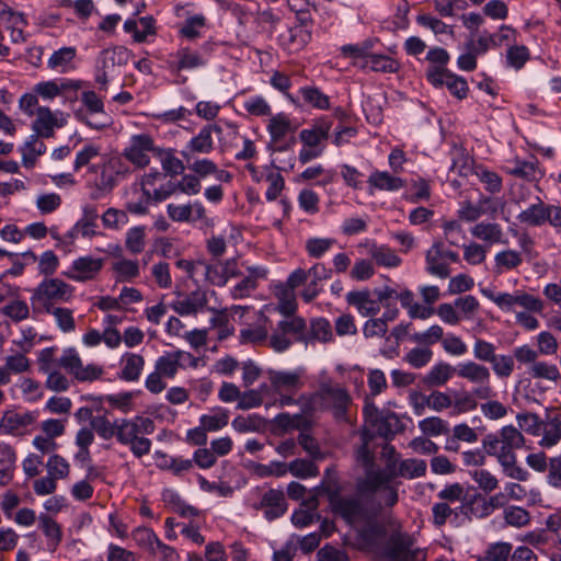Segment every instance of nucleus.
<instances>
[{
	"label": "nucleus",
	"mask_w": 561,
	"mask_h": 561,
	"mask_svg": "<svg viewBox=\"0 0 561 561\" xmlns=\"http://www.w3.org/2000/svg\"><path fill=\"white\" fill-rule=\"evenodd\" d=\"M548 217L549 213H547V206L539 199L537 204H533L527 209L523 210L517 216V219L522 224L537 227L545 224Z\"/></svg>",
	"instance_id": "4c0bfd02"
},
{
	"label": "nucleus",
	"mask_w": 561,
	"mask_h": 561,
	"mask_svg": "<svg viewBox=\"0 0 561 561\" xmlns=\"http://www.w3.org/2000/svg\"><path fill=\"white\" fill-rule=\"evenodd\" d=\"M45 312L54 316L57 327L59 328L60 331L69 333L76 330V321L71 309L56 307Z\"/></svg>",
	"instance_id": "864d4df0"
},
{
	"label": "nucleus",
	"mask_w": 561,
	"mask_h": 561,
	"mask_svg": "<svg viewBox=\"0 0 561 561\" xmlns=\"http://www.w3.org/2000/svg\"><path fill=\"white\" fill-rule=\"evenodd\" d=\"M56 346L45 347L39 351L37 356L38 370L48 374L53 370L64 368L66 373L71 375L79 382H92L102 377L104 369L96 364L83 365V362L75 347L64 350L58 358Z\"/></svg>",
	"instance_id": "f257e3e1"
},
{
	"label": "nucleus",
	"mask_w": 561,
	"mask_h": 561,
	"mask_svg": "<svg viewBox=\"0 0 561 561\" xmlns=\"http://www.w3.org/2000/svg\"><path fill=\"white\" fill-rule=\"evenodd\" d=\"M427 81L435 88L446 85L449 92L459 100L467 98L469 88L466 79L449 70L433 69L426 73Z\"/></svg>",
	"instance_id": "1a4fd4ad"
},
{
	"label": "nucleus",
	"mask_w": 561,
	"mask_h": 561,
	"mask_svg": "<svg viewBox=\"0 0 561 561\" xmlns=\"http://www.w3.org/2000/svg\"><path fill=\"white\" fill-rule=\"evenodd\" d=\"M183 357V351L167 353L156 360L154 369L167 378H173L182 366L181 360Z\"/></svg>",
	"instance_id": "473e14b6"
},
{
	"label": "nucleus",
	"mask_w": 561,
	"mask_h": 561,
	"mask_svg": "<svg viewBox=\"0 0 561 561\" xmlns=\"http://www.w3.org/2000/svg\"><path fill=\"white\" fill-rule=\"evenodd\" d=\"M35 421L31 412L18 413L15 411H5L0 419V432L7 435H15L21 430L27 427Z\"/></svg>",
	"instance_id": "6ab92c4d"
},
{
	"label": "nucleus",
	"mask_w": 561,
	"mask_h": 561,
	"mask_svg": "<svg viewBox=\"0 0 561 561\" xmlns=\"http://www.w3.org/2000/svg\"><path fill=\"white\" fill-rule=\"evenodd\" d=\"M374 436V433L369 430H363L360 433L362 445L356 450V461L363 467L364 471L375 468V455L369 449Z\"/></svg>",
	"instance_id": "e433bc0d"
},
{
	"label": "nucleus",
	"mask_w": 561,
	"mask_h": 561,
	"mask_svg": "<svg viewBox=\"0 0 561 561\" xmlns=\"http://www.w3.org/2000/svg\"><path fill=\"white\" fill-rule=\"evenodd\" d=\"M542 438L539 445L545 448L556 446L561 439V410L556 409L548 413L547 419L542 422Z\"/></svg>",
	"instance_id": "dca6fc26"
},
{
	"label": "nucleus",
	"mask_w": 561,
	"mask_h": 561,
	"mask_svg": "<svg viewBox=\"0 0 561 561\" xmlns=\"http://www.w3.org/2000/svg\"><path fill=\"white\" fill-rule=\"evenodd\" d=\"M288 471L299 479L316 477L319 473L318 467L311 460L301 458L290 461Z\"/></svg>",
	"instance_id": "6e6d98bb"
},
{
	"label": "nucleus",
	"mask_w": 561,
	"mask_h": 561,
	"mask_svg": "<svg viewBox=\"0 0 561 561\" xmlns=\"http://www.w3.org/2000/svg\"><path fill=\"white\" fill-rule=\"evenodd\" d=\"M300 94L304 101L319 110H328L330 107V99L320 89L316 87H302Z\"/></svg>",
	"instance_id": "8fccbe9b"
},
{
	"label": "nucleus",
	"mask_w": 561,
	"mask_h": 561,
	"mask_svg": "<svg viewBox=\"0 0 561 561\" xmlns=\"http://www.w3.org/2000/svg\"><path fill=\"white\" fill-rule=\"evenodd\" d=\"M330 508L332 513L340 516L347 524L353 525L367 516L366 508L358 495L340 496Z\"/></svg>",
	"instance_id": "6e6552de"
},
{
	"label": "nucleus",
	"mask_w": 561,
	"mask_h": 561,
	"mask_svg": "<svg viewBox=\"0 0 561 561\" xmlns=\"http://www.w3.org/2000/svg\"><path fill=\"white\" fill-rule=\"evenodd\" d=\"M527 374L535 379L558 381L561 378L558 367L546 362H537L527 368Z\"/></svg>",
	"instance_id": "a18cd8bd"
},
{
	"label": "nucleus",
	"mask_w": 561,
	"mask_h": 561,
	"mask_svg": "<svg viewBox=\"0 0 561 561\" xmlns=\"http://www.w3.org/2000/svg\"><path fill=\"white\" fill-rule=\"evenodd\" d=\"M442 242H434L425 255L426 271L439 278H447L450 270L447 263L443 262Z\"/></svg>",
	"instance_id": "a878e982"
},
{
	"label": "nucleus",
	"mask_w": 561,
	"mask_h": 561,
	"mask_svg": "<svg viewBox=\"0 0 561 561\" xmlns=\"http://www.w3.org/2000/svg\"><path fill=\"white\" fill-rule=\"evenodd\" d=\"M414 546V538L407 533H392L386 546V556L390 561H402L410 548Z\"/></svg>",
	"instance_id": "a211bd4d"
},
{
	"label": "nucleus",
	"mask_w": 561,
	"mask_h": 561,
	"mask_svg": "<svg viewBox=\"0 0 561 561\" xmlns=\"http://www.w3.org/2000/svg\"><path fill=\"white\" fill-rule=\"evenodd\" d=\"M157 157L161 160L162 169L170 175L182 174L185 167L181 159L174 156L172 149H157Z\"/></svg>",
	"instance_id": "c03bdc74"
},
{
	"label": "nucleus",
	"mask_w": 561,
	"mask_h": 561,
	"mask_svg": "<svg viewBox=\"0 0 561 561\" xmlns=\"http://www.w3.org/2000/svg\"><path fill=\"white\" fill-rule=\"evenodd\" d=\"M392 480V476L381 469H370L365 471V478L357 481L356 489L358 494H374L382 490Z\"/></svg>",
	"instance_id": "2eb2a0df"
},
{
	"label": "nucleus",
	"mask_w": 561,
	"mask_h": 561,
	"mask_svg": "<svg viewBox=\"0 0 561 561\" xmlns=\"http://www.w3.org/2000/svg\"><path fill=\"white\" fill-rule=\"evenodd\" d=\"M103 264L104 260L101 257L80 256L72 262L70 270L65 272L64 275L76 282H87L95 278Z\"/></svg>",
	"instance_id": "9b49d317"
},
{
	"label": "nucleus",
	"mask_w": 561,
	"mask_h": 561,
	"mask_svg": "<svg viewBox=\"0 0 561 561\" xmlns=\"http://www.w3.org/2000/svg\"><path fill=\"white\" fill-rule=\"evenodd\" d=\"M82 108L75 112V117L90 128L101 130L110 125L103 100L92 90L83 91L80 95Z\"/></svg>",
	"instance_id": "20e7f679"
},
{
	"label": "nucleus",
	"mask_w": 561,
	"mask_h": 561,
	"mask_svg": "<svg viewBox=\"0 0 561 561\" xmlns=\"http://www.w3.org/2000/svg\"><path fill=\"white\" fill-rule=\"evenodd\" d=\"M433 357V352L428 347H414L404 356V360L413 368L426 366Z\"/></svg>",
	"instance_id": "0e129e2a"
},
{
	"label": "nucleus",
	"mask_w": 561,
	"mask_h": 561,
	"mask_svg": "<svg viewBox=\"0 0 561 561\" xmlns=\"http://www.w3.org/2000/svg\"><path fill=\"white\" fill-rule=\"evenodd\" d=\"M346 301L350 305L355 306L364 317L375 316L380 310L378 301L371 299L370 291L368 289L350 291L346 295Z\"/></svg>",
	"instance_id": "393cba45"
},
{
	"label": "nucleus",
	"mask_w": 561,
	"mask_h": 561,
	"mask_svg": "<svg viewBox=\"0 0 561 561\" xmlns=\"http://www.w3.org/2000/svg\"><path fill=\"white\" fill-rule=\"evenodd\" d=\"M267 130L274 142L282 140L287 133L294 130L291 122L284 113H278L272 116L267 125Z\"/></svg>",
	"instance_id": "79ce46f5"
},
{
	"label": "nucleus",
	"mask_w": 561,
	"mask_h": 561,
	"mask_svg": "<svg viewBox=\"0 0 561 561\" xmlns=\"http://www.w3.org/2000/svg\"><path fill=\"white\" fill-rule=\"evenodd\" d=\"M376 434L385 439H392L396 434L404 430V425L394 412L383 413L373 425Z\"/></svg>",
	"instance_id": "b1692460"
},
{
	"label": "nucleus",
	"mask_w": 561,
	"mask_h": 561,
	"mask_svg": "<svg viewBox=\"0 0 561 561\" xmlns=\"http://www.w3.org/2000/svg\"><path fill=\"white\" fill-rule=\"evenodd\" d=\"M179 299L171 304V308L180 316L196 314L205 309L208 299L205 290L196 289L188 295L179 294Z\"/></svg>",
	"instance_id": "ddd939ff"
},
{
	"label": "nucleus",
	"mask_w": 561,
	"mask_h": 561,
	"mask_svg": "<svg viewBox=\"0 0 561 561\" xmlns=\"http://www.w3.org/2000/svg\"><path fill=\"white\" fill-rule=\"evenodd\" d=\"M228 411L222 408H218L214 415H202L199 417V423L206 432H216L224 428L228 424Z\"/></svg>",
	"instance_id": "bf43d9fd"
},
{
	"label": "nucleus",
	"mask_w": 561,
	"mask_h": 561,
	"mask_svg": "<svg viewBox=\"0 0 561 561\" xmlns=\"http://www.w3.org/2000/svg\"><path fill=\"white\" fill-rule=\"evenodd\" d=\"M125 247L131 254L141 253L146 247L145 227L136 226L126 232Z\"/></svg>",
	"instance_id": "de8ad7c7"
},
{
	"label": "nucleus",
	"mask_w": 561,
	"mask_h": 561,
	"mask_svg": "<svg viewBox=\"0 0 561 561\" xmlns=\"http://www.w3.org/2000/svg\"><path fill=\"white\" fill-rule=\"evenodd\" d=\"M8 14L9 19L12 22L11 28V41L12 43H23L25 42V35L24 32L19 25H25L26 20L22 13H14L10 8L7 5H3L2 11L0 12V15L3 16Z\"/></svg>",
	"instance_id": "4d7b16f0"
},
{
	"label": "nucleus",
	"mask_w": 561,
	"mask_h": 561,
	"mask_svg": "<svg viewBox=\"0 0 561 561\" xmlns=\"http://www.w3.org/2000/svg\"><path fill=\"white\" fill-rule=\"evenodd\" d=\"M133 539L137 542V545L151 553L154 550L156 545L160 540L156 533L148 527H138L133 534Z\"/></svg>",
	"instance_id": "052dcab7"
},
{
	"label": "nucleus",
	"mask_w": 561,
	"mask_h": 561,
	"mask_svg": "<svg viewBox=\"0 0 561 561\" xmlns=\"http://www.w3.org/2000/svg\"><path fill=\"white\" fill-rule=\"evenodd\" d=\"M426 469L427 466L425 460L410 458L401 460L391 476L392 479L397 477L405 479H415L425 476Z\"/></svg>",
	"instance_id": "2f4dec72"
},
{
	"label": "nucleus",
	"mask_w": 561,
	"mask_h": 561,
	"mask_svg": "<svg viewBox=\"0 0 561 561\" xmlns=\"http://www.w3.org/2000/svg\"><path fill=\"white\" fill-rule=\"evenodd\" d=\"M62 123H59L57 117L50 111L49 107L39 106L36 111V118L32 123V129L34 135L43 138H50L55 134L56 127H61Z\"/></svg>",
	"instance_id": "f3484780"
},
{
	"label": "nucleus",
	"mask_w": 561,
	"mask_h": 561,
	"mask_svg": "<svg viewBox=\"0 0 561 561\" xmlns=\"http://www.w3.org/2000/svg\"><path fill=\"white\" fill-rule=\"evenodd\" d=\"M157 147L148 134L134 135L130 144L124 150V157L137 168H145L150 163L149 153L157 156Z\"/></svg>",
	"instance_id": "423d86ee"
},
{
	"label": "nucleus",
	"mask_w": 561,
	"mask_h": 561,
	"mask_svg": "<svg viewBox=\"0 0 561 561\" xmlns=\"http://www.w3.org/2000/svg\"><path fill=\"white\" fill-rule=\"evenodd\" d=\"M456 374L458 377L476 385L473 388L474 394H477L480 400H489L495 397L496 393L490 383L491 373L488 367L470 360L460 363L456 367Z\"/></svg>",
	"instance_id": "39448f33"
},
{
	"label": "nucleus",
	"mask_w": 561,
	"mask_h": 561,
	"mask_svg": "<svg viewBox=\"0 0 561 561\" xmlns=\"http://www.w3.org/2000/svg\"><path fill=\"white\" fill-rule=\"evenodd\" d=\"M20 151L23 165L27 169H32L37 158L46 152V145L39 140V136L33 134L20 148Z\"/></svg>",
	"instance_id": "cd10ccee"
},
{
	"label": "nucleus",
	"mask_w": 561,
	"mask_h": 561,
	"mask_svg": "<svg viewBox=\"0 0 561 561\" xmlns=\"http://www.w3.org/2000/svg\"><path fill=\"white\" fill-rule=\"evenodd\" d=\"M213 134L221 135L222 128L218 124L203 126L182 151L183 158L190 163L194 154H208L214 150Z\"/></svg>",
	"instance_id": "0eeeda50"
},
{
	"label": "nucleus",
	"mask_w": 561,
	"mask_h": 561,
	"mask_svg": "<svg viewBox=\"0 0 561 561\" xmlns=\"http://www.w3.org/2000/svg\"><path fill=\"white\" fill-rule=\"evenodd\" d=\"M443 335V328L438 324H434L424 332H417L411 335V341L421 345H432L440 341Z\"/></svg>",
	"instance_id": "774afa93"
},
{
	"label": "nucleus",
	"mask_w": 561,
	"mask_h": 561,
	"mask_svg": "<svg viewBox=\"0 0 561 561\" xmlns=\"http://www.w3.org/2000/svg\"><path fill=\"white\" fill-rule=\"evenodd\" d=\"M367 67L376 72L394 73L399 70L400 65L387 55L375 54L367 59Z\"/></svg>",
	"instance_id": "09e8293b"
},
{
	"label": "nucleus",
	"mask_w": 561,
	"mask_h": 561,
	"mask_svg": "<svg viewBox=\"0 0 561 561\" xmlns=\"http://www.w3.org/2000/svg\"><path fill=\"white\" fill-rule=\"evenodd\" d=\"M261 506L265 508V517L268 520L280 517L287 510L286 499L282 490L271 489L264 493Z\"/></svg>",
	"instance_id": "412c9836"
},
{
	"label": "nucleus",
	"mask_w": 561,
	"mask_h": 561,
	"mask_svg": "<svg viewBox=\"0 0 561 561\" xmlns=\"http://www.w3.org/2000/svg\"><path fill=\"white\" fill-rule=\"evenodd\" d=\"M471 234L484 242L489 243H505L502 240L503 230L499 224L495 222H479L470 229Z\"/></svg>",
	"instance_id": "72a5a7b5"
},
{
	"label": "nucleus",
	"mask_w": 561,
	"mask_h": 561,
	"mask_svg": "<svg viewBox=\"0 0 561 561\" xmlns=\"http://www.w3.org/2000/svg\"><path fill=\"white\" fill-rule=\"evenodd\" d=\"M308 277H311V280L306 286V288L301 293V298L306 302H311L322 290L320 286V282L323 279H328L331 277V270L327 268L323 264L317 263L308 271Z\"/></svg>",
	"instance_id": "aec40b11"
},
{
	"label": "nucleus",
	"mask_w": 561,
	"mask_h": 561,
	"mask_svg": "<svg viewBox=\"0 0 561 561\" xmlns=\"http://www.w3.org/2000/svg\"><path fill=\"white\" fill-rule=\"evenodd\" d=\"M317 490L319 493L325 494L329 501V505H331L334 501L342 496V488L335 469H325L324 477L321 481V484L317 488Z\"/></svg>",
	"instance_id": "f704fd0d"
},
{
	"label": "nucleus",
	"mask_w": 561,
	"mask_h": 561,
	"mask_svg": "<svg viewBox=\"0 0 561 561\" xmlns=\"http://www.w3.org/2000/svg\"><path fill=\"white\" fill-rule=\"evenodd\" d=\"M178 62L172 66V69L176 72L184 69H194L202 67L206 64V60L201 56L199 53L193 51L188 48H182L176 53Z\"/></svg>",
	"instance_id": "a19ab883"
},
{
	"label": "nucleus",
	"mask_w": 561,
	"mask_h": 561,
	"mask_svg": "<svg viewBox=\"0 0 561 561\" xmlns=\"http://www.w3.org/2000/svg\"><path fill=\"white\" fill-rule=\"evenodd\" d=\"M129 53L124 47L103 49L98 58V67L110 70L115 66L127 64Z\"/></svg>",
	"instance_id": "c9c22d12"
},
{
	"label": "nucleus",
	"mask_w": 561,
	"mask_h": 561,
	"mask_svg": "<svg viewBox=\"0 0 561 561\" xmlns=\"http://www.w3.org/2000/svg\"><path fill=\"white\" fill-rule=\"evenodd\" d=\"M312 403L305 402L301 407V413L289 414L279 413L274 417V424L284 432H290L294 430L298 431H310L312 422L306 414L312 412Z\"/></svg>",
	"instance_id": "f8f14e48"
},
{
	"label": "nucleus",
	"mask_w": 561,
	"mask_h": 561,
	"mask_svg": "<svg viewBox=\"0 0 561 561\" xmlns=\"http://www.w3.org/2000/svg\"><path fill=\"white\" fill-rule=\"evenodd\" d=\"M39 528L47 538V546L50 551H55L62 540V530L60 525L47 514H39Z\"/></svg>",
	"instance_id": "c756f323"
},
{
	"label": "nucleus",
	"mask_w": 561,
	"mask_h": 561,
	"mask_svg": "<svg viewBox=\"0 0 561 561\" xmlns=\"http://www.w3.org/2000/svg\"><path fill=\"white\" fill-rule=\"evenodd\" d=\"M279 329L288 335L293 336V341L304 344L309 343L307 323L301 317L286 318L279 321Z\"/></svg>",
	"instance_id": "7c9ffc66"
},
{
	"label": "nucleus",
	"mask_w": 561,
	"mask_h": 561,
	"mask_svg": "<svg viewBox=\"0 0 561 561\" xmlns=\"http://www.w3.org/2000/svg\"><path fill=\"white\" fill-rule=\"evenodd\" d=\"M495 272L501 274L504 270H514L518 267L523 262L520 252L515 250H504L496 253L495 257Z\"/></svg>",
	"instance_id": "37998d69"
},
{
	"label": "nucleus",
	"mask_w": 561,
	"mask_h": 561,
	"mask_svg": "<svg viewBox=\"0 0 561 561\" xmlns=\"http://www.w3.org/2000/svg\"><path fill=\"white\" fill-rule=\"evenodd\" d=\"M101 220L106 229L118 230L128 224L129 218L125 210L110 207L103 213Z\"/></svg>",
	"instance_id": "13d9d810"
},
{
	"label": "nucleus",
	"mask_w": 561,
	"mask_h": 561,
	"mask_svg": "<svg viewBox=\"0 0 561 561\" xmlns=\"http://www.w3.org/2000/svg\"><path fill=\"white\" fill-rule=\"evenodd\" d=\"M369 192L373 190L379 191H399L405 186V181L401 178L393 176L387 171L375 170L368 178Z\"/></svg>",
	"instance_id": "4be33fe9"
},
{
	"label": "nucleus",
	"mask_w": 561,
	"mask_h": 561,
	"mask_svg": "<svg viewBox=\"0 0 561 561\" xmlns=\"http://www.w3.org/2000/svg\"><path fill=\"white\" fill-rule=\"evenodd\" d=\"M268 379L272 388L277 393H280L283 390H296L302 386L300 375L295 371L270 370Z\"/></svg>",
	"instance_id": "bb28decb"
},
{
	"label": "nucleus",
	"mask_w": 561,
	"mask_h": 561,
	"mask_svg": "<svg viewBox=\"0 0 561 561\" xmlns=\"http://www.w3.org/2000/svg\"><path fill=\"white\" fill-rule=\"evenodd\" d=\"M515 448L508 447L506 444L501 443L497 454L494 456L501 465L503 472L511 479L518 481H526L528 472L522 467L517 466V456Z\"/></svg>",
	"instance_id": "4468645a"
},
{
	"label": "nucleus",
	"mask_w": 561,
	"mask_h": 561,
	"mask_svg": "<svg viewBox=\"0 0 561 561\" xmlns=\"http://www.w3.org/2000/svg\"><path fill=\"white\" fill-rule=\"evenodd\" d=\"M478 396L474 394V389L471 392L462 391L455 392V398L453 400V407L457 411V413H466L477 409Z\"/></svg>",
	"instance_id": "e2e57ef3"
},
{
	"label": "nucleus",
	"mask_w": 561,
	"mask_h": 561,
	"mask_svg": "<svg viewBox=\"0 0 561 561\" xmlns=\"http://www.w3.org/2000/svg\"><path fill=\"white\" fill-rule=\"evenodd\" d=\"M454 373H456L455 367L447 363L440 362L431 368V370L424 377V383L428 387L443 386L450 379Z\"/></svg>",
	"instance_id": "58836bf2"
},
{
	"label": "nucleus",
	"mask_w": 561,
	"mask_h": 561,
	"mask_svg": "<svg viewBox=\"0 0 561 561\" xmlns=\"http://www.w3.org/2000/svg\"><path fill=\"white\" fill-rule=\"evenodd\" d=\"M113 271L117 282L131 280L139 275V265L137 261L122 259L113 264Z\"/></svg>",
	"instance_id": "3c124183"
},
{
	"label": "nucleus",
	"mask_w": 561,
	"mask_h": 561,
	"mask_svg": "<svg viewBox=\"0 0 561 561\" xmlns=\"http://www.w3.org/2000/svg\"><path fill=\"white\" fill-rule=\"evenodd\" d=\"M123 368L119 378L125 381H136L145 366V358L135 353H125L122 357Z\"/></svg>",
	"instance_id": "c85d7f7f"
},
{
	"label": "nucleus",
	"mask_w": 561,
	"mask_h": 561,
	"mask_svg": "<svg viewBox=\"0 0 561 561\" xmlns=\"http://www.w3.org/2000/svg\"><path fill=\"white\" fill-rule=\"evenodd\" d=\"M320 397L330 403L336 420L347 421V410L352 399L344 387L323 385L320 389Z\"/></svg>",
	"instance_id": "9d476101"
},
{
	"label": "nucleus",
	"mask_w": 561,
	"mask_h": 561,
	"mask_svg": "<svg viewBox=\"0 0 561 561\" xmlns=\"http://www.w3.org/2000/svg\"><path fill=\"white\" fill-rule=\"evenodd\" d=\"M202 275L207 282L215 286H225L229 279L227 268L218 265H210L204 262L202 267Z\"/></svg>",
	"instance_id": "680f3d73"
},
{
	"label": "nucleus",
	"mask_w": 561,
	"mask_h": 561,
	"mask_svg": "<svg viewBox=\"0 0 561 561\" xmlns=\"http://www.w3.org/2000/svg\"><path fill=\"white\" fill-rule=\"evenodd\" d=\"M116 427L117 442L129 446L136 458H141L150 453L152 443L144 435H150L154 432L153 420L146 416L121 419L116 420Z\"/></svg>",
	"instance_id": "f03ea898"
},
{
	"label": "nucleus",
	"mask_w": 561,
	"mask_h": 561,
	"mask_svg": "<svg viewBox=\"0 0 561 561\" xmlns=\"http://www.w3.org/2000/svg\"><path fill=\"white\" fill-rule=\"evenodd\" d=\"M450 57L446 49L442 47H434L427 51L426 60L430 61V66L426 69V73H428L433 69L439 70H448L446 65L448 64Z\"/></svg>",
	"instance_id": "338daca9"
},
{
	"label": "nucleus",
	"mask_w": 561,
	"mask_h": 561,
	"mask_svg": "<svg viewBox=\"0 0 561 561\" xmlns=\"http://www.w3.org/2000/svg\"><path fill=\"white\" fill-rule=\"evenodd\" d=\"M334 243L335 240L330 238H311L306 241V251L309 256L319 259L328 252Z\"/></svg>",
	"instance_id": "69168bd1"
},
{
	"label": "nucleus",
	"mask_w": 561,
	"mask_h": 561,
	"mask_svg": "<svg viewBox=\"0 0 561 561\" xmlns=\"http://www.w3.org/2000/svg\"><path fill=\"white\" fill-rule=\"evenodd\" d=\"M46 468L47 474L55 480L67 479L70 473L69 462L62 456L57 454H54L48 458Z\"/></svg>",
	"instance_id": "5fc2aeb1"
},
{
	"label": "nucleus",
	"mask_w": 561,
	"mask_h": 561,
	"mask_svg": "<svg viewBox=\"0 0 561 561\" xmlns=\"http://www.w3.org/2000/svg\"><path fill=\"white\" fill-rule=\"evenodd\" d=\"M309 343L319 341L322 343L330 342L333 337L331 324L324 318H317L310 322Z\"/></svg>",
	"instance_id": "49530a36"
},
{
	"label": "nucleus",
	"mask_w": 561,
	"mask_h": 561,
	"mask_svg": "<svg viewBox=\"0 0 561 561\" xmlns=\"http://www.w3.org/2000/svg\"><path fill=\"white\" fill-rule=\"evenodd\" d=\"M311 39V33L301 25L288 27L279 35L282 45L289 51L304 48Z\"/></svg>",
	"instance_id": "5701e85b"
},
{
	"label": "nucleus",
	"mask_w": 561,
	"mask_h": 561,
	"mask_svg": "<svg viewBox=\"0 0 561 561\" xmlns=\"http://www.w3.org/2000/svg\"><path fill=\"white\" fill-rule=\"evenodd\" d=\"M75 288L60 278H45L31 296L33 307H39L44 312L56 308L58 302H69L73 297Z\"/></svg>",
	"instance_id": "7ed1b4c3"
},
{
	"label": "nucleus",
	"mask_w": 561,
	"mask_h": 561,
	"mask_svg": "<svg viewBox=\"0 0 561 561\" xmlns=\"http://www.w3.org/2000/svg\"><path fill=\"white\" fill-rule=\"evenodd\" d=\"M368 253L379 266L392 268L401 264V259L397 253L386 245L374 244L370 247Z\"/></svg>",
	"instance_id": "ea45409f"
},
{
	"label": "nucleus",
	"mask_w": 561,
	"mask_h": 561,
	"mask_svg": "<svg viewBox=\"0 0 561 561\" xmlns=\"http://www.w3.org/2000/svg\"><path fill=\"white\" fill-rule=\"evenodd\" d=\"M503 518L510 526L522 528L530 523V514L520 506H507L503 511Z\"/></svg>",
	"instance_id": "603ef678"
}]
</instances>
